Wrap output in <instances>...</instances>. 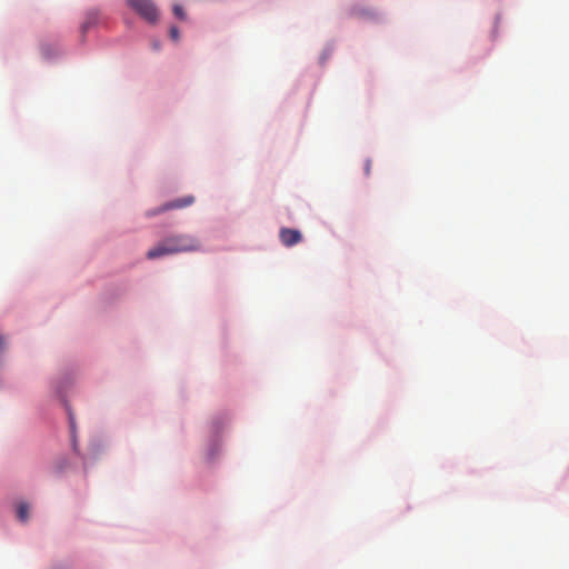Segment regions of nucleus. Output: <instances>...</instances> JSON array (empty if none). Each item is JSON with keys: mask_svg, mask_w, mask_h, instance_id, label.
<instances>
[{"mask_svg": "<svg viewBox=\"0 0 569 569\" xmlns=\"http://www.w3.org/2000/svg\"><path fill=\"white\" fill-rule=\"evenodd\" d=\"M201 248L198 238L191 234H171L159 242L147 252L148 259H157L162 256L174 254L179 252L197 251Z\"/></svg>", "mask_w": 569, "mask_h": 569, "instance_id": "nucleus-1", "label": "nucleus"}, {"mask_svg": "<svg viewBox=\"0 0 569 569\" xmlns=\"http://www.w3.org/2000/svg\"><path fill=\"white\" fill-rule=\"evenodd\" d=\"M127 3L146 21L153 23L158 20V9L151 0H127Z\"/></svg>", "mask_w": 569, "mask_h": 569, "instance_id": "nucleus-2", "label": "nucleus"}, {"mask_svg": "<svg viewBox=\"0 0 569 569\" xmlns=\"http://www.w3.org/2000/svg\"><path fill=\"white\" fill-rule=\"evenodd\" d=\"M193 202H194V197L193 196H191V194L184 196V197L176 199L173 201H169V202L160 206L159 208L149 211L147 214L148 216H156V214L162 213V212L168 211V210L182 209V208L191 206Z\"/></svg>", "mask_w": 569, "mask_h": 569, "instance_id": "nucleus-3", "label": "nucleus"}, {"mask_svg": "<svg viewBox=\"0 0 569 569\" xmlns=\"http://www.w3.org/2000/svg\"><path fill=\"white\" fill-rule=\"evenodd\" d=\"M279 238L283 246L292 247L302 240V234L297 229L281 228L279 231Z\"/></svg>", "mask_w": 569, "mask_h": 569, "instance_id": "nucleus-4", "label": "nucleus"}, {"mask_svg": "<svg viewBox=\"0 0 569 569\" xmlns=\"http://www.w3.org/2000/svg\"><path fill=\"white\" fill-rule=\"evenodd\" d=\"M98 21V13L97 12H89L86 20L81 24V32L86 33L92 26H94Z\"/></svg>", "mask_w": 569, "mask_h": 569, "instance_id": "nucleus-5", "label": "nucleus"}, {"mask_svg": "<svg viewBox=\"0 0 569 569\" xmlns=\"http://www.w3.org/2000/svg\"><path fill=\"white\" fill-rule=\"evenodd\" d=\"M17 516L20 521H27L29 518V506L27 503H20L17 509Z\"/></svg>", "mask_w": 569, "mask_h": 569, "instance_id": "nucleus-6", "label": "nucleus"}, {"mask_svg": "<svg viewBox=\"0 0 569 569\" xmlns=\"http://www.w3.org/2000/svg\"><path fill=\"white\" fill-rule=\"evenodd\" d=\"M173 13L179 19H184L186 18L184 11H183L182 7L179 6V4H174L173 6Z\"/></svg>", "mask_w": 569, "mask_h": 569, "instance_id": "nucleus-7", "label": "nucleus"}, {"mask_svg": "<svg viewBox=\"0 0 569 569\" xmlns=\"http://www.w3.org/2000/svg\"><path fill=\"white\" fill-rule=\"evenodd\" d=\"M170 37L173 41H178L179 40V30L177 27H171L170 28Z\"/></svg>", "mask_w": 569, "mask_h": 569, "instance_id": "nucleus-8", "label": "nucleus"}, {"mask_svg": "<svg viewBox=\"0 0 569 569\" xmlns=\"http://www.w3.org/2000/svg\"><path fill=\"white\" fill-rule=\"evenodd\" d=\"M370 170H371V161L368 159V160H366V166H365V171H366L367 176L370 174Z\"/></svg>", "mask_w": 569, "mask_h": 569, "instance_id": "nucleus-9", "label": "nucleus"}, {"mask_svg": "<svg viewBox=\"0 0 569 569\" xmlns=\"http://www.w3.org/2000/svg\"><path fill=\"white\" fill-rule=\"evenodd\" d=\"M3 349H4V339L2 336H0V353L2 352Z\"/></svg>", "mask_w": 569, "mask_h": 569, "instance_id": "nucleus-10", "label": "nucleus"}, {"mask_svg": "<svg viewBox=\"0 0 569 569\" xmlns=\"http://www.w3.org/2000/svg\"><path fill=\"white\" fill-rule=\"evenodd\" d=\"M70 428H71V431L73 432L74 431V421H73V418L71 415H70Z\"/></svg>", "mask_w": 569, "mask_h": 569, "instance_id": "nucleus-11", "label": "nucleus"}]
</instances>
